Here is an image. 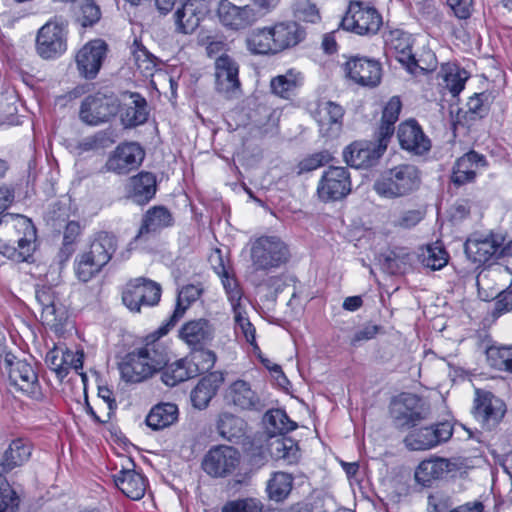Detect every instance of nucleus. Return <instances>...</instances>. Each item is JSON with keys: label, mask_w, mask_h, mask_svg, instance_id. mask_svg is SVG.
I'll use <instances>...</instances> for the list:
<instances>
[{"label": "nucleus", "mask_w": 512, "mask_h": 512, "mask_svg": "<svg viewBox=\"0 0 512 512\" xmlns=\"http://www.w3.org/2000/svg\"><path fill=\"white\" fill-rule=\"evenodd\" d=\"M420 186V173L410 164L398 165L386 171L374 183L375 192L384 198H397L408 195Z\"/></svg>", "instance_id": "2"}, {"label": "nucleus", "mask_w": 512, "mask_h": 512, "mask_svg": "<svg viewBox=\"0 0 512 512\" xmlns=\"http://www.w3.org/2000/svg\"><path fill=\"white\" fill-rule=\"evenodd\" d=\"M351 192V179L347 168L330 166L326 169L317 185V194L321 201H337Z\"/></svg>", "instance_id": "12"}, {"label": "nucleus", "mask_w": 512, "mask_h": 512, "mask_svg": "<svg viewBox=\"0 0 512 512\" xmlns=\"http://www.w3.org/2000/svg\"><path fill=\"white\" fill-rule=\"evenodd\" d=\"M202 293V289L196 285H186L178 292L175 310L170 317L167 326H174L185 314L190 305L195 302Z\"/></svg>", "instance_id": "47"}, {"label": "nucleus", "mask_w": 512, "mask_h": 512, "mask_svg": "<svg viewBox=\"0 0 512 512\" xmlns=\"http://www.w3.org/2000/svg\"><path fill=\"white\" fill-rule=\"evenodd\" d=\"M486 357L490 367L509 372L512 346H491L486 351Z\"/></svg>", "instance_id": "53"}, {"label": "nucleus", "mask_w": 512, "mask_h": 512, "mask_svg": "<svg viewBox=\"0 0 512 512\" xmlns=\"http://www.w3.org/2000/svg\"><path fill=\"white\" fill-rule=\"evenodd\" d=\"M344 109L333 101H321L317 107V122L320 130L328 127L329 130L335 129L338 132L342 126Z\"/></svg>", "instance_id": "42"}, {"label": "nucleus", "mask_w": 512, "mask_h": 512, "mask_svg": "<svg viewBox=\"0 0 512 512\" xmlns=\"http://www.w3.org/2000/svg\"><path fill=\"white\" fill-rule=\"evenodd\" d=\"M9 220L16 221L13 227L24 229V236L12 243L0 244V253L16 262L27 261L34 249L35 229L31 221L23 216L4 215L0 219V223L3 221L8 223Z\"/></svg>", "instance_id": "14"}, {"label": "nucleus", "mask_w": 512, "mask_h": 512, "mask_svg": "<svg viewBox=\"0 0 512 512\" xmlns=\"http://www.w3.org/2000/svg\"><path fill=\"white\" fill-rule=\"evenodd\" d=\"M129 192L136 202H148L156 193L155 176L150 172H141L130 178Z\"/></svg>", "instance_id": "43"}, {"label": "nucleus", "mask_w": 512, "mask_h": 512, "mask_svg": "<svg viewBox=\"0 0 512 512\" xmlns=\"http://www.w3.org/2000/svg\"><path fill=\"white\" fill-rule=\"evenodd\" d=\"M241 455L231 446L219 445L210 449L202 461L203 470L211 477L231 475L239 466Z\"/></svg>", "instance_id": "16"}, {"label": "nucleus", "mask_w": 512, "mask_h": 512, "mask_svg": "<svg viewBox=\"0 0 512 512\" xmlns=\"http://www.w3.org/2000/svg\"><path fill=\"white\" fill-rule=\"evenodd\" d=\"M31 456L30 445L22 439L12 441L0 462V512L12 505L14 492L10 489L5 475L23 465Z\"/></svg>", "instance_id": "6"}, {"label": "nucleus", "mask_w": 512, "mask_h": 512, "mask_svg": "<svg viewBox=\"0 0 512 512\" xmlns=\"http://www.w3.org/2000/svg\"><path fill=\"white\" fill-rule=\"evenodd\" d=\"M506 412L504 402L492 393L476 390L474 400V417L483 427L491 429L503 418Z\"/></svg>", "instance_id": "24"}, {"label": "nucleus", "mask_w": 512, "mask_h": 512, "mask_svg": "<svg viewBox=\"0 0 512 512\" xmlns=\"http://www.w3.org/2000/svg\"><path fill=\"white\" fill-rule=\"evenodd\" d=\"M293 487L292 475L285 472H275L267 483V492L271 500L283 501Z\"/></svg>", "instance_id": "50"}, {"label": "nucleus", "mask_w": 512, "mask_h": 512, "mask_svg": "<svg viewBox=\"0 0 512 512\" xmlns=\"http://www.w3.org/2000/svg\"><path fill=\"white\" fill-rule=\"evenodd\" d=\"M276 53L296 46L304 37L301 26L293 21L279 22L270 26Z\"/></svg>", "instance_id": "31"}, {"label": "nucleus", "mask_w": 512, "mask_h": 512, "mask_svg": "<svg viewBox=\"0 0 512 512\" xmlns=\"http://www.w3.org/2000/svg\"><path fill=\"white\" fill-rule=\"evenodd\" d=\"M233 313H234V320H235V330L237 333H241L245 340L250 343L251 345H254L256 342L255 338V328L252 325V323L249 321L248 317L246 316V311L243 305H240L238 307H234Z\"/></svg>", "instance_id": "56"}, {"label": "nucleus", "mask_w": 512, "mask_h": 512, "mask_svg": "<svg viewBox=\"0 0 512 512\" xmlns=\"http://www.w3.org/2000/svg\"><path fill=\"white\" fill-rule=\"evenodd\" d=\"M133 47V58L138 70L146 77L152 76L156 67V57L137 41Z\"/></svg>", "instance_id": "54"}, {"label": "nucleus", "mask_w": 512, "mask_h": 512, "mask_svg": "<svg viewBox=\"0 0 512 512\" xmlns=\"http://www.w3.org/2000/svg\"><path fill=\"white\" fill-rule=\"evenodd\" d=\"M197 376V369L191 368L190 360L184 357L166 364L162 368L161 380L169 387H174L181 382Z\"/></svg>", "instance_id": "38"}, {"label": "nucleus", "mask_w": 512, "mask_h": 512, "mask_svg": "<svg viewBox=\"0 0 512 512\" xmlns=\"http://www.w3.org/2000/svg\"><path fill=\"white\" fill-rule=\"evenodd\" d=\"M468 77L464 69H451L445 74V86L453 96H457L464 89Z\"/></svg>", "instance_id": "62"}, {"label": "nucleus", "mask_w": 512, "mask_h": 512, "mask_svg": "<svg viewBox=\"0 0 512 512\" xmlns=\"http://www.w3.org/2000/svg\"><path fill=\"white\" fill-rule=\"evenodd\" d=\"M224 401L238 411H254L262 408L258 392L250 382L243 379H237L226 387Z\"/></svg>", "instance_id": "20"}, {"label": "nucleus", "mask_w": 512, "mask_h": 512, "mask_svg": "<svg viewBox=\"0 0 512 512\" xmlns=\"http://www.w3.org/2000/svg\"><path fill=\"white\" fill-rule=\"evenodd\" d=\"M452 496L444 491H435L428 497V512H451L454 507Z\"/></svg>", "instance_id": "59"}, {"label": "nucleus", "mask_w": 512, "mask_h": 512, "mask_svg": "<svg viewBox=\"0 0 512 512\" xmlns=\"http://www.w3.org/2000/svg\"><path fill=\"white\" fill-rule=\"evenodd\" d=\"M385 44L388 51L395 56V58L411 72L415 68L422 70H431L435 67L434 55L428 53L430 61L426 67L421 65V60H417L412 53V38L411 35L396 29L390 31L385 37Z\"/></svg>", "instance_id": "11"}, {"label": "nucleus", "mask_w": 512, "mask_h": 512, "mask_svg": "<svg viewBox=\"0 0 512 512\" xmlns=\"http://www.w3.org/2000/svg\"><path fill=\"white\" fill-rule=\"evenodd\" d=\"M145 151L135 143L128 142L120 144L111 153L106 161L105 168L109 172L119 175L128 174L137 169L143 162Z\"/></svg>", "instance_id": "18"}, {"label": "nucleus", "mask_w": 512, "mask_h": 512, "mask_svg": "<svg viewBox=\"0 0 512 512\" xmlns=\"http://www.w3.org/2000/svg\"><path fill=\"white\" fill-rule=\"evenodd\" d=\"M216 335V326L208 318H196L186 321L178 332L179 339L192 350H201L209 346Z\"/></svg>", "instance_id": "17"}, {"label": "nucleus", "mask_w": 512, "mask_h": 512, "mask_svg": "<svg viewBox=\"0 0 512 512\" xmlns=\"http://www.w3.org/2000/svg\"><path fill=\"white\" fill-rule=\"evenodd\" d=\"M493 99V96L487 92L475 94L467 102L468 111L475 117L483 118L488 114Z\"/></svg>", "instance_id": "58"}, {"label": "nucleus", "mask_w": 512, "mask_h": 512, "mask_svg": "<svg viewBox=\"0 0 512 512\" xmlns=\"http://www.w3.org/2000/svg\"><path fill=\"white\" fill-rule=\"evenodd\" d=\"M160 298V285L143 277L130 280L122 292L123 304L134 313H140L142 307L157 305Z\"/></svg>", "instance_id": "8"}, {"label": "nucleus", "mask_w": 512, "mask_h": 512, "mask_svg": "<svg viewBox=\"0 0 512 512\" xmlns=\"http://www.w3.org/2000/svg\"><path fill=\"white\" fill-rule=\"evenodd\" d=\"M476 283L483 300L497 299L496 312L512 311V268L501 264L490 266L478 274Z\"/></svg>", "instance_id": "1"}, {"label": "nucleus", "mask_w": 512, "mask_h": 512, "mask_svg": "<svg viewBox=\"0 0 512 512\" xmlns=\"http://www.w3.org/2000/svg\"><path fill=\"white\" fill-rule=\"evenodd\" d=\"M343 70L346 78L362 87L374 88L381 82V64L372 58L353 56L344 63Z\"/></svg>", "instance_id": "15"}, {"label": "nucleus", "mask_w": 512, "mask_h": 512, "mask_svg": "<svg viewBox=\"0 0 512 512\" xmlns=\"http://www.w3.org/2000/svg\"><path fill=\"white\" fill-rule=\"evenodd\" d=\"M223 381V374L217 371L202 377L191 392L193 406L198 409L206 408Z\"/></svg>", "instance_id": "32"}, {"label": "nucleus", "mask_w": 512, "mask_h": 512, "mask_svg": "<svg viewBox=\"0 0 512 512\" xmlns=\"http://www.w3.org/2000/svg\"><path fill=\"white\" fill-rule=\"evenodd\" d=\"M100 19V9L92 0H84L81 5V24L91 26Z\"/></svg>", "instance_id": "63"}, {"label": "nucleus", "mask_w": 512, "mask_h": 512, "mask_svg": "<svg viewBox=\"0 0 512 512\" xmlns=\"http://www.w3.org/2000/svg\"><path fill=\"white\" fill-rule=\"evenodd\" d=\"M332 160V156L328 151H320L311 154L301 160L298 164V173H306L316 170L317 168L328 164Z\"/></svg>", "instance_id": "60"}, {"label": "nucleus", "mask_w": 512, "mask_h": 512, "mask_svg": "<svg viewBox=\"0 0 512 512\" xmlns=\"http://www.w3.org/2000/svg\"><path fill=\"white\" fill-rule=\"evenodd\" d=\"M194 354L190 360L191 368L197 369V375L211 370L216 362V354L209 349L192 350Z\"/></svg>", "instance_id": "57"}, {"label": "nucleus", "mask_w": 512, "mask_h": 512, "mask_svg": "<svg viewBox=\"0 0 512 512\" xmlns=\"http://www.w3.org/2000/svg\"><path fill=\"white\" fill-rule=\"evenodd\" d=\"M452 433V426L447 422H443L411 432L405 438V444L410 450H427L449 440Z\"/></svg>", "instance_id": "23"}, {"label": "nucleus", "mask_w": 512, "mask_h": 512, "mask_svg": "<svg viewBox=\"0 0 512 512\" xmlns=\"http://www.w3.org/2000/svg\"><path fill=\"white\" fill-rule=\"evenodd\" d=\"M122 380L129 383H140L152 377L151 370L147 363H144L134 349L128 353L119 364Z\"/></svg>", "instance_id": "36"}, {"label": "nucleus", "mask_w": 512, "mask_h": 512, "mask_svg": "<svg viewBox=\"0 0 512 512\" xmlns=\"http://www.w3.org/2000/svg\"><path fill=\"white\" fill-rule=\"evenodd\" d=\"M417 258L424 268L437 271L448 264L449 254L440 242H435L420 247Z\"/></svg>", "instance_id": "39"}, {"label": "nucleus", "mask_w": 512, "mask_h": 512, "mask_svg": "<svg viewBox=\"0 0 512 512\" xmlns=\"http://www.w3.org/2000/svg\"><path fill=\"white\" fill-rule=\"evenodd\" d=\"M486 166L485 157L475 151H469L459 157L452 170L451 181L455 185L473 182L480 169Z\"/></svg>", "instance_id": "29"}, {"label": "nucleus", "mask_w": 512, "mask_h": 512, "mask_svg": "<svg viewBox=\"0 0 512 512\" xmlns=\"http://www.w3.org/2000/svg\"><path fill=\"white\" fill-rule=\"evenodd\" d=\"M214 257H217L219 260V265L214 266V269L218 275L222 276V283L232 308L242 305L241 289L239 288L236 280L228 276L222 263L219 251L216 252V255L211 256V261H213Z\"/></svg>", "instance_id": "52"}, {"label": "nucleus", "mask_w": 512, "mask_h": 512, "mask_svg": "<svg viewBox=\"0 0 512 512\" xmlns=\"http://www.w3.org/2000/svg\"><path fill=\"white\" fill-rule=\"evenodd\" d=\"M402 103L400 98L397 96H393L387 102L383 109L381 124L379 126L378 135L383 138V140H387L391 137L394 132V124L397 122L399 118V114L401 111Z\"/></svg>", "instance_id": "48"}, {"label": "nucleus", "mask_w": 512, "mask_h": 512, "mask_svg": "<svg viewBox=\"0 0 512 512\" xmlns=\"http://www.w3.org/2000/svg\"><path fill=\"white\" fill-rule=\"evenodd\" d=\"M216 429L223 439L234 441L244 436L246 422L241 417L225 411L218 415Z\"/></svg>", "instance_id": "40"}, {"label": "nucleus", "mask_w": 512, "mask_h": 512, "mask_svg": "<svg viewBox=\"0 0 512 512\" xmlns=\"http://www.w3.org/2000/svg\"><path fill=\"white\" fill-rule=\"evenodd\" d=\"M5 362L10 367L9 379L11 383L31 397H38L40 394L38 376L33 367L25 360L13 362L10 355L6 356Z\"/></svg>", "instance_id": "27"}, {"label": "nucleus", "mask_w": 512, "mask_h": 512, "mask_svg": "<svg viewBox=\"0 0 512 512\" xmlns=\"http://www.w3.org/2000/svg\"><path fill=\"white\" fill-rule=\"evenodd\" d=\"M144 363H147L152 376L162 370L168 363L167 347L160 341L154 340L144 346L135 349Z\"/></svg>", "instance_id": "37"}, {"label": "nucleus", "mask_w": 512, "mask_h": 512, "mask_svg": "<svg viewBox=\"0 0 512 512\" xmlns=\"http://www.w3.org/2000/svg\"><path fill=\"white\" fill-rule=\"evenodd\" d=\"M116 249V237L111 233L100 231L94 235L89 250L85 253L104 267L109 263Z\"/></svg>", "instance_id": "35"}, {"label": "nucleus", "mask_w": 512, "mask_h": 512, "mask_svg": "<svg viewBox=\"0 0 512 512\" xmlns=\"http://www.w3.org/2000/svg\"><path fill=\"white\" fill-rule=\"evenodd\" d=\"M67 23L58 18L44 24L36 36V51L43 59H53L67 49Z\"/></svg>", "instance_id": "9"}, {"label": "nucleus", "mask_w": 512, "mask_h": 512, "mask_svg": "<svg viewBox=\"0 0 512 512\" xmlns=\"http://www.w3.org/2000/svg\"><path fill=\"white\" fill-rule=\"evenodd\" d=\"M456 469V465L445 458H430L422 461L415 470V480L429 486L435 480L444 478Z\"/></svg>", "instance_id": "30"}, {"label": "nucleus", "mask_w": 512, "mask_h": 512, "mask_svg": "<svg viewBox=\"0 0 512 512\" xmlns=\"http://www.w3.org/2000/svg\"><path fill=\"white\" fill-rule=\"evenodd\" d=\"M174 224L172 213L164 206H153L143 215L136 238L145 234L158 233Z\"/></svg>", "instance_id": "33"}, {"label": "nucleus", "mask_w": 512, "mask_h": 512, "mask_svg": "<svg viewBox=\"0 0 512 512\" xmlns=\"http://www.w3.org/2000/svg\"><path fill=\"white\" fill-rule=\"evenodd\" d=\"M45 362L47 366L56 373L59 379L66 377V366H63V363L65 362L63 346L56 345L50 349L46 354Z\"/></svg>", "instance_id": "61"}, {"label": "nucleus", "mask_w": 512, "mask_h": 512, "mask_svg": "<svg viewBox=\"0 0 512 512\" xmlns=\"http://www.w3.org/2000/svg\"><path fill=\"white\" fill-rule=\"evenodd\" d=\"M239 66L227 54H222L215 61L216 90L226 98L237 97L240 94L241 84L238 77Z\"/></svg>", "instance_id": "21"}, {"label": "nucleus", "mask_w": 512, "mask_h": 512, "mask_svg": "<svg viewBox=\"0 0 512 512\" xmlns=\"http://www.w3.org/2000/svg\"><path fill=\"white\" fill-rule=\"evenodd\" d=\"M102 268L103 266L88 256L85 252L79 255L75 262V274L82 282H88L91 280L102 270Z\"/></svg>", "instance_id": "55"}, {"label": "nucleus", "mask_w": 512, "mask_h": 512, "mask_svg": "<svg viewBox=\"0 0 512 512\" xmlns=\"http://www.w3.org/2000/svg\"><path fill=\"white\" fill-rule=\"evenodd\" d=\"M397 137L403 149L416 155L426 153L431 147L430 140L425 136L415 120L401 123L398 128Z\"/></svg>", "instance_id": "28"}, {"label": "nucleus", "mask_w": 512, "mask_h": 512, "mask_svg": "<svg viewBox=\"0 0 512 512\" xmlns=\"http://www.w3.org/2000/svg\"><path fill=\"white\" fill-rule=\"evenodd\" d=\"M208 12L206 0H183L174 13L176 31L182 34L193 33Z\"/></svg>", "instance_id": "26"}, {"label": "nucleus", "mask_w": 512, "mask_h": 512, "mask_svg": "<svg viewBox=\"0 0 512 512\" xmlns=\"http://www.w3.org/2000/svg\"><path fill=\"white\" fill-rule=\"evenodd\" d=\"M131 102L121 116L122 122L127 127H135L145 123L149 116L148 105L144 97L138 93L130 94Z\"/></svg>", "instance_id": "44"}, {"label": "nucleus", "mask_w": 512, "mask_h": 512, "mask_svg": "<svg viewBox=\"0 0 512 512\" xmlns=\"http://www.w3.org/2000/svg\"><path fill=\"white\" fill-rule=\"evenodd\" d=\"M272 39L270 26L256 28L248 34L246 46L255 55H274L277 53Z\"/></svg>", "instance_id": "41"}, {"label": "nucleus", "mask_w": 512, "mask_h": 512, "mask_svg": "<svg viewBox=\"0 0 512 512\" xmlns=\"http://www.w3.org/2000/svg\"><path fill=\"white\" fill-rule=\"evenodd\" d=\"M264 423L269 434H284L294 430L297 425L289 419L282 409H272L265 413Z\"/></svg>", "instance_id": "49"}, {"label": "nucleus", "mask_w": 512, "mask_h": 512, "mask_svg": "<svg viewBox=\"0 0 512 512\" xmlns=\"http://www.w3.org/2000/svg\"><path fill=\"white\" fill-rule=\"evenodd\" d=\"M117 488L132 500L141 499L146 490L145 478L133 469H122L114 475Z\"/></svg>", "instance_id": "34"}, {"label": "nucleus", "mask_w": 512, "mask_h": 512, "mask_svg": "<svg viewBox=\"0 0 512 512\" xmlns=\"http://www.w3.org/2000/svg\"><path fill=\"white\" fill-rule=\"evenodd\" d=\"M36 300L41 307L43 324L58 330L68 318L66 307L59 301L56 292L51 287H41L36 290Z\"/></svg>", "instance_id": "22"}, {"label": "nucleus", "mask_w": 512, "mask_h": 512, "mask_svg": "<svg viewBox=\"0 0 512 512\" xmlns=\"http://www.w3.org/2000/svg\"><path fill=\"white\" fill-rule=\"evenodd\" d=\"M302 81L303 77L300 72L289 69L285 74L272 78L270 87L275 95L288 99L302 85Z\"/></svg>", "instance_id": "45"}, {"label": "nucleus", "mask_w": 512, "mask_h": 512, "mask_svg": "<svg viewBox=\"0 0 512 512\" xmlns=\"http://www.w3.org/2000/svg\"><path fill=\"white\" fill-rule=\"evenodd\" d=\"M250 258L256 271H269L286 263L287 245L277 236H261L251 242Z\"/></svg>", "instance_id": "4"}, {"label": "nucleus", "mask_w": 512, "mask_h": 512, "mask_svg": "<svg viewBox=\"0 0 512 512\" xmlns=\"http://www.w3.org/2000/svg\"><path fill=\"white\" fill-rule=\"evenodd\" d=\"M107 44L101 39L86 43L76 54V64L79 73L86 79L97 76L106 57Z\"/></svg>", "instance_id": "25"}, {"label": "nucleus", "mask_w": 512, "mask_h": 512, "mask_svg": "<svg viewBox=\"0 0 512 512\" xmlns=\"http://www.w3.org/2000/svg\"><path fill=\"white\" fill-rule=\"evenodd\" d=\"M239 4L230 0H220L216 15L220 24L229 31H244L256 24L262 16L251 0H238Z\"/></svg>", "instance_id": "5"}, {"label": "nucleus", "mask_w": 512, "mask_h": 512, "mask_svg": "<svg viewBox=\"0 0 512 512\" xmlns=\"http://www.w3.org/2000/svg\"><path fill=\"white\" fill-rule=\"evenodd\" d=\"M426 408L420 397L401 393L390 403V414L397 427H411L426 416Z\"/></svg>", "instance_id": "13"}, {"label": "nucleus", "mask_w": 512, "mask_h": 512, "mask_svg": "<svg viewBox=\"0 0 512 512\" xmlns=\"http://www.w3.org/2000/svg\"><path fill=\"white\" fill-rule=\"evenodd\" d=\"M178 415V408L172 403L156 405L146 417V423L154 430H160L173 424Z\"/></svg>", "instance_id": "46"}, {"label": "nucleus", "mask_w": 512, "mask_h": 512, "mask_svg": "<svg viewBox=\"0 0 512 512\" xmlns=\"http://www.w3.org/2000/svg\"><path fill=\"white\" fill-rule=\"evenodd\" d=\"M387 140L378 135V142H354L343 151L345 162L355 168H367L376 164L387 148Z\"/></svg>", "instance_id": "19"}, {"label": "nucleus", "mask_w": 512, "mask_h": 512, "mask_svg": "<svg viewBox=\"0 0 512 512\" xmlns=\"http://www.w3.org/2000/svg\"><path fill=\"white\" fill-rule=\"evenodd\" d=\"M382 25V17L378 11L360 1H351L340 26L358 35L377 33Z\"/></svg>", "instance_id": "7"}, {"label": "nucleus", "mask_w": 512, "mask_h": 512, "mask_svg": "<svg viewBox=\"0 0 512 512\" xmlns=\"http://www.w3.org/2000/svg\"><path fill=\"white\" fill-rule=\"evenodd\" d=\"M120 108V102L114 94L98 92L86 97L80 108V119L89 125H98L114 117Z\"/></svg>", "instance_id": "10"}, {"label": "nucleus", "mask_w": 512, "mask_h": 512, "mask_svg": "<svg viewBox=\"0 0 512 512\" xmlns=\"http://www.w3.org/2000/svg\"><path fill=\"white\" fill-rule=\"evenodd\" d=\"M296 13L304 21L315 23L319 20L317 7L309 1H301L297 4Z\"/></svg>", "instance_id": "64"}, {"label": "nucleus", "mask_w": 512, "mask_h": 512, "mask_svg": "<svg viewBox=\"0 0 512 512\" xmlns=\"http://www.w3.org/2000/svg\"><path fill=\"white\" fill-rule=\"evenodd\" d=\"M271 455L275 459H282L288 464L296 463L299 459V449L291 438H277L270 443Z\"/></svg>", "instance_id": "51"}, {"label": "nucleus", "mask_w": 512, "mask_h": 512, "mask_svg": "<svg viewBox=\"0 0 512 512\" xmlns=\"http://www.w3.org/2000/svg\"><path fill=\"white\" fill-rule=\"evenodd\" d=\"M465 254L475 264H485L494 259L512 256V240L505 242L500 233L473 235L464 245Z\"/></svg>", "instance_id": "3"}]
</instances>
